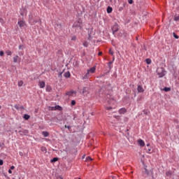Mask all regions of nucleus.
Masks as SVG:
<instances>
[{
  "label": "nucleus",
  "mask_w": 179,
  "mask_h": 179,
  "mask_svg": "<svg viewBox=\"0 0 179 179\" xmlns=\"http://www.w3.org/2000/svg\"><path fill=\"white\" fill-rule=\"evenodd\" d=\"M96 66H94L92 68L87 70L86 75L83 78V79H87L92 74L96 72Z\"/></svg>",
  "instance_id": "1"
},
{
  "label": "nucleus",
  "mask_w": 179,
  "mask_h": 179,
  "mask_svg": "<svg viewBox=\"0 0 179 179\" xmlns=\"http://www.w3.org/2000/svg\"><path fill=\"white\" fill-rule=\"evenodd\" d=\"M157 73L158 74L159 78H162L166 75V71L164 68H158V69H157Z\"/></svg>",
  "instance_id": "2"
},
{
  "label": "nucleus",
  "mask_w": 179,
  "mask_h": 179,
  "mask_svg": "<svg viewBox=\"0 0 179 179\" xmlns=\"http://www.w3.org/2000/svg\"><path fill=\"white\" fill-rule=\"evenodd\" d=\"M83 22L80 20L76 22L73 24V27H79L80 29H82Z\"/></svg>",
  "instance_id": "3"
},
{
  "label": "nucleus",
  "mask_w": 179,
  "mask_h": 179,
  "mask_svg": "<svg viewBox=\"0 0 179 179\" xmlns=\"http://www.w3.org/2000/svg\"><path fill=\"white\" fill-rule=\"evenodd\" d=\"M145 150H147V153L148 154L152 153V148L150 147V145L149 143L147 144V148H145Z\"/></svg>",
  "instance_id": "4"
},
{
  "label": "nucleus",
  "mask_w": 179,
  "mask_h": 179,
  "mask_svg": "<svg viewBox=\"0 0 179 179\" xmlns=\"http://www.w3.org/2000/svg\"><path fill=\"white\" fill-rule=\"evenodd\" d=\"M17 24L20 28L24 27L26 26L25 22H24L22 20L19 21Z\"/></svg>",
  "instance_id": "5"
},
{
  "label": "nucleus",
  "mask_w": 179,
  "mask_h": 179,
  "mask_svg": "<svg viewBox=\"0 0 179 179\" xmlns=\"http://www.w3.org/2000/svg\"><path fill=\"white\" fill-rule=\"evenodd\" d=\"M51 110H58L61 111V110H62V108L61 106H56L55 107H52Z\"/></svg>",
  "instance_id": "6"
},
{
  "label": "nucleus",
  "mask_w": 179,
  "mask_h": 179,
  "mask_svg": "<svg viewBox=\"0 0 179 179\" xmlns=\"http://www.w3.org/2000/svg\"><path fill=\"white\" fill-rule=\"evenodd\" d=\"M76 93L77 92L76 91H70L66 93V95L69 96H73V94H76Z\"/></svg>",
  "instance_id": "7"
},
{
  "label": "nucleus",
  "mask_w": 179,
  "mask_h": 179,
  "mask_svg": "<svg viewBox=\"0 0 179 179\" xmlns=\"http://www.w3.org/2000/svg\"><path fill=\"white\" fill-rule=\"evenodd\" d=\"M114 33L117 32L119 30L118 25L115 24L113 27L112 28Z\"/></svg>",
  "instance_id": "8"
},
{
  "label": "nucleus",
  "mask_w": 179,
  "mask_h": 179,
  "mask_svg": "<svg viewBox=\"0 0 179 179\" xmlns=\"http://www.w3.org/2000/svg\"><path fill=\"white\" fill-rule=\"evenodd\" d=\"M15 108L17 110H24V106H20V105H15Z\"/></svg>",
  "instance_id": "9"
},
{
  "label": "nucleus",
  "mask_w": 179,
  "mask_h": 179,
  "mask_svg": "<svg viewBox=\"0 0 179 179\" xmlns=\"http://www.w3.org/2000/svg\"><path fill=\"white\" fill-rule=\"evenodd\" d=\"M137 91H138V92L141 93L144 92V90L143 88V87H141V85H138V87H137Z\"/></svg>",
  "instance_id": "10"
},
{
  "label": "nucleus",
  "mask_w": 179,
  "mask_h": 179,
  "mask_svg": "<svg viewBox=\"0 0 179 179\" xmlns=\"http://www.w3.org/2000/svg\"><path fill=\"white\" fill-rule=\"evenodd\" d=\"M39 86H40V88H44L45 86V82L42 81V82H39Z\"/></svg>",
  "instance_id": "11"
},
{
  "label": "nucleus",
  "mask_w": 179,
  "mask_h": 179,
  "mask_svg": "<svg viewBox=\"0 0 179 179\" xmlns=\"http://www.w3.org/2000/svg\"><path fill=\"white\" fill-rule=\"evenodd\" d=\"M138 145H140V146H145V142L143 141V140H141V139H140V140H138Z\"/></svg>",
  "instance_id": "12"
},
{
  "label": "nucleus",
  "mask_w": 179,
  "mask_h": 179,
  "mask_svg": "<svg viewBox=\"0 0 179 179\" xmlns=\"http://www.w3.org/2000/svg\"><path fill=\"white\" fill-rule=\"evenodd\" d=\"M127 112V110L125 108H122L120 110H119V113L120 114H124Z\"/></svg>",
  "instance_id": "13"
},
{
  "label": "nucleus",
  "mask_w": 179,
  "mask_h": 179,
  "mask_svg": "<svg viewBox=\"0 0 179 179\" xmlns=\"http://www.w3.org/2000/svg\"><path fill=\"white\" fill-rule=\"evenodd\" d=\"M107 12H108V13H111L112 12H113V8H112V7H108V8H107Z\"/></svg>",
  "instance_id": "14"
},
{
  "label": "nucleus",
  "mask_w": 179,
  "mask_h": 179,
  "mask_svg": "<svg viewBox=\"0 0 179 179\" xmlns=\"http://www.w3.org/2000/svg\"><path fill=\"white\" fill-rule=\"evenodd\" d=\"M108 102L109 104H111V103H115V101L113 99H111L110 100H108Z\"/></svg>",
  "instance_id": "15"
},
{
  "label": "nucleus",
  "mask_w": 179,
  "mask_h": 179,
  "mask_svg": "<svg viewBox=\"0 0 179 179\" xmlns=\"http://www.w3.org/2000/svg\"><path fill=\"white\" fill-rule=\"evenodd\" d=\"M42 134L45 137H48L49 136V133L48 131H43Z\"/></svg>",
  "instance_id": "16"
},
{
  "label": "nucleus",
  "mask_w": 179,
  "mask_h": 179,
  "mask_svg": "<svg viewBox=\"0 0 179 179\" xmlns=\"http://www.w3.org/2000/svg\"><path fill=\"white\" fill-rule=\"evenodd\" d=\"M64 76H65L66 78H69V77L71 76L70 72H66V73H65Z\"/></svg>",
  "instance_id": "17"
},
{
  "label": "nucleus",
  "mask_w": 179,
  "mask_h": 179,
  "mask_svg": "<svg viewBox=\"0 0 179 179\" xmlns=\"http://www.w3.org/2000/svg\"><path fill=\"white\" fill-rule=\"evenodd\" d=\"M173 20L176 21V22L179 21V15L175 16L174 18H173Z\"/></svg>",
  "instance_id": "18"
},
{
  "label": "nucleus",
  "mask_w": 179,
  "mask_h": 179,
  "mask_svg": "<svg viewBox=\"0 0 179 179\" xmlns=\"http://www.w3.org/2000/svg\"><path fill=\"white\" fill-rule=\"evenodd\" d=\"M23 84H24V83H23L22 80H20V81L18 82V86L19 87H22L23 85Z\"/></svg>",
  "instance_id": "19"
},
{
  "label": "nucleus",
  "mask_w": 179,
  "mask_h": 179,
  "mask_svg": "<svg viewBox=\"0 0 179 179\" xmlns=\"http://www.w3.org/2000/svg\"><path fill=\"white\" fill-rule=\"evenodd\" d=\"M18 56H15L14 58H13V62H15V63H17V59H18Z\"/></svg>",
  "instance_id": "20"
},
{
  "label": "nucleus",
  "mask_w": 179,
  "mask_h": 179,
  "mask_svg": "<svg viewBox=\"0 0 179 179\" xmlns=\"http://www.w3.org/2000/svg\"><path fill=\"white\" fill-rule=\"evenodd\" d=\"M145 62H147V64H150L152 61L150 59H145Z\"/></svg>",
  "instance_id": "21"
},
{
  "label": "nucleus",
  "mask_w": 179,
  "mask_h": 179,
  "mask_svg": "<svg viewBox=\"0 0 179 179\" xmlns=\"http://www.w3.org/2000/svg\"><path fill=\"white\" fill-rule=\"evenodd\" d=\"M163 90L165 91V92H169L171 90V88H169V87H164L163 89Z\"/></svg>",
  "instance_id": "22"
},
{
  "label": "nucleus",
  "mask_w": 179,
  "mask_h": 179,
  "mask_svg": "<svg viewBox=\"0 0 179 179\" xmlns=\"http://www.w3.org/2000/svg\"><path fill=\"white\" fill-rule=\"evenodd\" d=\"M30 116L29 115H24V118L26 120H28L29 119Z\"/></svg>",
  "instance_id": "23"
},
{
  "label": "nucleus",
  "mask_w": 179,
  "mask_h": 179,
  "mask_svg": "<svg viewBox=\"0 0 179 179\" xmlns=\"http://www.w3.org/2000/svg\"><path fill=\"white\" fill-rule=\"evenodd\" d=\"M57 161H58V158L55 157V158H53V159L51 160V162L53 163V162H56Z\"/></svg>",
  "instance_id": "24"
},
{
  "label": "nucleus",
  "mask_w": 179,
  "mask_h": 179,
  "mask_svg": "<svg viewBox=\"0 0 179 179\" xmlns=\"http://www.w3.org/2000/svg\"><path fill=\"white\" fill-rule=\"evenodd\" d=\"M6 53L7 54L8 56H10V55H12V52H11V51H10V50H7V51L6 52Z\"/></svg>",
  "instance_id": "25"
},
{
  "label": "nucleus",
  "mask_w": 179,
  "mask_h": 179,
  "mask_svg": "<svg viewBox=\"0 0 179 179\" xmlns=\"http://www.w3.org/2000/svg\"><path fill=\"white\" fill-rule=\"evenodd\" d=\"M173 36L174 38H176V39H178V38H179V36H177V35L176 34V33H173Z\"/></svg>",
  "instance_id": "26"
},
{
  "label": "nucleus",
  "mask_w": 179,
  "mask_h": 179,
  "mask_svg": "<svg viewBox=\"0 0 179 179\" xmlns=\"http://www.w3.org/2000/svg\"><path fill=\"white\" fill-rule=\"evenodd\" d=\"M87 90H88L87 87H84V88H83V93L85 94V92H87Z\"/></svg>",
  "instance_id": "27"
},
{
  "label": "nucleus",
  "mask_w": 179,
  "mask_h": 179,
  "mask_svg": "<svg viewBox=\"0 0 179 179\" xmlns=\"http://www.w3.org/2000/svg\"><path fill=\"white\" fill-rule=\"evenodd\" d=\"M83 45L85 47V48H87L88 47V43L87 42H85L83 43Z\"/></svg>",
  "instance_id": "28"
},
{
  "label": "nucleus",
  "mask_w": 179,
  "mask_h": 179,
  "mask_svg": "<svg viewBox=\"0 0 179 179\" xmlns=\"http://www.w3.org/2000/svg\"><path fill=\"white\" fill-rule=\"evenodd\" d=\"M46 90H47L48 92H50V90H51V87H49V86H47V87H46Z\"/></svg>",
  "instance_id": "29"
},
{
  "label": "nucleus",
  "mask_w": 179,
  "mask_h": 179,
  "mask_svg": "<svg viewBox=\"0 0 179 179\" xmlns=\"http://www.w3.org/2000/svg\"><path fill=\"white\" fill-rule=\"evenodd\" d=\"M41 150L43 151V152H46L47 151V150H46V148H45V147H42L41 148Z\"/></svg>",
  "instance_id": "30"
},
{
  "label": "nucleus",
  "mask_w": 179,
  "mask_h": 179,
  "mask_svg": "<svg viewBox=\"0 0 179 179\" xmlns=\"http://www.w3.org/2000/svg\"><path fill=\"white\" fill-rule=\"evenodd\" d=\"M76 103V102L74 100H73V101H71V105H72V106H75Z\"/></svg>",
  "instance_id": "31"
},
{
  "label": "nucleus",
  "mask_w": 179,
  "mask_h": 179,
  "mask_svg": "<svg viewBox=\"0 0 179 179\" xmlns=\"http://www.w3.org/2000/svg\"><path fill=\"white\" fill-rule=\"evenodd\" d=\"M129 4H132L134 3L133 0H128Z\"/></svg>",
  "instance_id": "32"
},
{
  "label": "nucleus",
  "mask_w": 179,
  "mask_h": 179,
  "mask_svg": "<svg viewBox=\"0 0 179 179\" xmlns=\"http://www.w3.org/2000/svg\"><path fill=\"white\" fill-rule=\"evenodd\" d=\"M23 48H24V45H20L19 46V49H20V50H23Z\"/></svg>",
  "instance_id": "33"
},
{
  "label": "nucleus",
  "mask_w": 179,
  "mask_h": 179,
  "mask_svg": "<svg viewBox=\"0 0 179 179\" xmlns=\"http://www.w3.org/2000/svg\"><path fill=\"white\" fill-rule=\"evenodd\" d=\"M109 54H110L111 55H113L114 54L111 49L109 50Z\"/></svg>",
  "instance_id": "34"
},
{
  "label": "nucleus",
  "mask_w": 179,
  "mask_h": 179,
  "mask_svg": "<svg viewBox=\"0 0 179 179\" xmlns=\"http://www.w3.org/2000/svg\"><path fill=\"white\" fill-rule=\"evenodd\" d=\"M4 55V52L3 51H0V56L3 57Z\"/></svg>",
  "instance_id": "35"
},
{
  "label": "nucleus",
  "mask_w": 179,
  "mask_h": 179,
  "mask_svg": "<svg viewBox=\"0 0 179 179\" xmlns=\"http://www.w3.org/2000/svg\"><path fill=\"white\" fill-rule=\"evenodd\" d=\"M92 159L90 157H87V161H92Z\"/></svg>",
  "instance_id": "36"
},
{
  "label": "nucleus",
  "mask_w": 179,
  "mask_h": 179,
  "mask_svg": "<svg viewBox=\"0 0 179 179\" xmlns=\"http://www.w3.org/2000/svg\"><path fill=\"white\" fill-rule=\"evenodd\" d=\"M124 10V7H119V11H122Z\"/></svg>",
  "instance_id": "37"
},
{
  "label": "nucleus",
  "mask_w": 179,
  "mask_h": 179,
  "mask_svg": "<svg viewBox=\"0 0 179 179\" xmlns=\"http://www.w3.org/2000/svg\"><path fill=\"white\" fill-rule=\"evenodd\" d=\"M76 39H77L76 36H73L71 38L72 41H76Z\"/></svg>",
  "instance_id": "38"
},
{
  "label": "nucleus",
  "mask_w": 179,
  "mask_h": 179,
  "mask_svg": "<svg viewBox=\"0 0 179 179\" xmlns=\"http://www.w3.org/2000/svg\"><path fill=\"white\" fill-rule=\"evenodd\" d=\"M166 175H167V176H171V172L167 171V172H166Z\"/></svg>",
  "instance_id": "39"
},
{
  "label": "nucleus",
  "mask_w": 179,
  "mask_h": 179,
  "mask_svg": "<svg viewBox=\"0 0 179 179\" xmlns=\"http://www.w3.org/2000/svg\"><path fill=\"white\" fill-rule=\"evenodd\" d=\"M3 160L0 159V165H3Z\"/></svg>",
  "instance_id": "40"
},
{
  "label": "nucleus",
  "mask_w": 179,
  "mask_h": 179,
  "mask_svg": "<svg viewBox=\"0 0 179 179\" xmlns=\"http://www.w3.org/2000/svg\"><path fill=\"white\" fill-rule=\"evenodd\" d=\"M113 108L112 107H106V109L107 110H110V109H112Z\"/></svg>",
  "instance_id": "41"
},
{
  "label": "nucleus",
  "mask_w": 179,
  "mask_h": 179,
  "mask_svg": "<svg viewBox=\"0 0 179 179\" xmlns=\"http://www.w3.org/2000/svg\"><path fill=\"white\" fill-rule=\"evenodd\" d=\"M15 169V166H12L11 167H10V170H13Z\"/></svg>",
  "instance_id": "42"
},
{
  "label": "nucleus",
  "mask_w": 179,
  "mask_h": 179,
  "mask_svg": "<svg viewBox=\"0 0 179 179\" xmlns=\"http://www.w3.org/2000/svg\"><path fill=\"white\" fill-rule=\"evenodd\" d=\"M103 55V52H100L99 53V56H101Z\"/></svg>",
  "instance_id": "43"
},
{
  "label": "nucleus",
  "mask_w": 179,
  "mask_h": 179,
  "mask_svg": "<svg viewBox=\"0 0 179 179\" xmlns=\"http://www.w3.org/2000/svg\"><path fill=\"white\" fill-rule=\"evenodd\" d=\"M65 127H66V128H68V129H70V128H71L70 126H66V125H65Z\"/></svg>",
  "instance_id": "44"
},
{
  "label": "nucleus",
  "mask_w": 179,
  "mask_h": 179,
  "mask_svg": "<svg viewBox=\"0 0 179 179\" xmlns=\"http://www.w3.org/2000/svg\"><path fill=\"white\" fill-rule=\"evenodd\" d=\"M8 173H12L11 169H9V170H8Z\"/></svg>",
  "instance_id": "45"
},
{
  "label": "nucleus",
  "mask_w": 179,
  "mask_h": 179,
  "mask_svg": "<svg viewBox=\"0 0 179 179\" xmlns=\"http://www.w3.org/2000/svg\"><path fill=\"white\" fill-rule=\"evenodd\" d=\"M0 22H1V23H3V20H1V19H0Z\"/></svg>",
  "instance_id": "46"
},
{
  "label": "nucleus",
  "mask_w": 179,
  "mask_h": 179,
  "mask_svg": "<svg viewBox=\"0 0 179 179\" xmlns=\"http://www.w3.org/2000/svg\"><path fill=\"white\" fill-rule=\"evenodd\" d=\"M25 133L27 134V133H28V131H25Z\"/></svg>",
  "instance_id": "47"
},
{
  "label": "nucleus",
  "mask_w": 179,
  "mask_h": 179,
  "mask_svg": "<svg viewBox=\"0 0 179 179\" xmlns=\"http://www.w3.org/2000/svg\"><path fill=\"white\" fill-rule=\"evenodd\" d=\"M1 108V106H0V109Z\"/></svg>",
  "instance_id": "48"
},
{
  "label": "nucleus",
  "mask_w": 179,
  "mask_h": 179,
  "mask_svg": "<svg viewBox=\"0 0 179 179\" xmlns=\"http://www.w3.org/2000/svg\"><path fill=\"white\" fill-rule=\"evenodd\" d=\"M79 179H81V178H79Z\"/></svg>",
  "instance_id": "49"
}]
</instances>
